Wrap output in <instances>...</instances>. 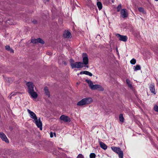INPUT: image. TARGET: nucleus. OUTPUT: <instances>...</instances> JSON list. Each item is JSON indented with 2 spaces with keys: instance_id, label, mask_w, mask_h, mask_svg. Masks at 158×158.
Returning a JSON list of instances; mask_svg holds the SVG:
<instances>
[{
  "instance_id": "nucleus-34",
  "label": "nucleus",
  "mask_w": 158,
  "mask_h": 158,
  "mask_svg": "<svg viewBox=\"0 0 158 158\" xmlns=\"http://www.w3.org/2000/svg\"><path fill=\"white\" fill-rule=\"evenodd\" d=\"M64 63L65 64V65H66V64L65 63Z\"/></svg>"
},
{
  "instance_id": "nucleus-8",
  "label": "nucleus",
  "mask_w": 158,
  "mask_h": 158,
  "mask_svg": "<svg viewBox=\"0 0 158 158\" xmlns=\"http://www.w3.org/2000/svg\"><path fill=\"white\" fill-rule=\"evenodd\" d=\"M60 120L64 122H69L70 121V119L69 117L64 115H61L60 118Z\"/></svg>"
},
{
  "instance_id": "nucleus-35",
  "label": "nucleus",
  "mask_w": 158,
  "mask_h": 158,
  "mask_svg": "<svg viewBox=\"0 0 158 158\" xmlns=\"http://www.w3.org/2000/svg\"><path fill=\"white\" fill-rule=\"evenodd\" d=\"M155 0L156 1H158V0Z\"/></svg>"
},
{
  "instance_id": "nucleus-33",
  "label": "nucleus",
  "mask_w": 158,
  "mask_h": 158,
  "mask_svg": "<svg viewBox=\"0 0 158 158\" xmlns=\"http://www.w3.org/2000/svg\"><path fill=\"white\" fill-rule=\"evenodd\" d=\"M9 22V21H6V23L10 24V23Z\"/></svg>"
},
{
  "instance_id": "nucleus-26",
  "label": "nucleus",
  "mask_w": 158,
  "mask_h": 158,
  "mask_svg": "<svg viewBox=\"0 0 158 158\" xmlns=\"http://www.w3.org/2000/svg\"><path fill=\"white\" fill-rule=\"evenodd\" d=\"M96 156V155L94 153H91L89 155L90 158H95Z\"/></svg>"
},
{
  "instance_id": "nucleus-25",
  "label": "nucleus",
  "mask_w": 158,
  "mask_h": 158,
  "mask_svg": "<svg viewBox=\"0 0 158 158\" xmlns=\"http://www.w3.org/2000/svg\"><path fill=\"white\" fill-rule=\"evenodd\" d=\"M136 62V60L134 58L132 59L130 61V63L132 64H135Z\"/></svg>"
},
{
  "instance_id": "nucleus-12",
  "label": "nucleus",
  "mask_w": 158,
  "mask_h": 158,
  "mask_svg": "<svg viewBox=\"0 0 158 158\" xmlns=\"http://www.w3.org/2000/svg\"><path fill=\"white\" fill-rule=\"evenodd\" d=\"M63 35L64 37L65 38H69L70 37L71 34L68 31H64Z\"/></svg>"
},
{
  "instance_id": "nucleus-15",
  "label": "nucleus",
  "mask_w": 158,
  "mask_h": 158,
  "mask_svg": "<svg viewBox=\"0 0 158 158\" xmlns=\"http://www.w3.org/2000/svg\"><path fill=\"white\" fill-rule=\"evenodd\" d=\"M99 142L100 147L102 149L104 150H106L107 149V147L105 143L102 142L100 141H99Z\"/></svg>"
},
{
  "instance_id": "nucleus-29",
  "label": "nucleus",
  "mask_w": 158,
  "mask_h": 158,
  "mask_svg": "<svg viewBox=\"0 0 158 158\" xmlns=\"http://www.w3.org/2000/svg\"><path fill=\"white\" fill-rule=\"evenodd\" d=\"M139 10L141 12H142L143 13H144V11L142 7H139L138 8Z\"/></svg>"
},
{
  "instance_id": "nucleus-23",
  "label": "nucleus",
  "mask_w": 158,
  "mask_h": 158,
  "mask_svg": "<svg viewBox=\"0 0 158 158\" xmlns=\"http://www.w3.org/2000/svg\"><path fill=\"white\" fill-rule=\"evenodd\" d=\"M31 42L33 44L38 43V39H32L31 40Z\"/></svg>"
},
{
  "instance_id": "nucleus-19",
  "label": "nucleus",
  "mask_w": 158,
  "mask_h": 158,
  "mask_svg": "<svg viewBox=\"0 0 158 158\" xmlns=\"http://www.w3.org/2000/svg\"><path fill=\"white\" fill-rule=\"evenodd\" d=\"M6 49L7 50L9 51L10 52L13 53L14 52V50L11 48L10 47L8 46L7 45L5 47Z\"/></svg>"
},
{
  "instance_id": "nucleus-20",
  "label": "nucleus",
  "mask_w": 158,
  "mask_h": 158,
  "mask_svg": "<svg viewBox=\"0 0 158 158\" xmlns=\"http://www.w3.org/2000/svg\"><path fill=\"white\" fill-rule=\"evenodd\" d=\"M134 70L136 71L138 70H140L141 69V67L139 65H137L135 66L134 67Z\"/></svg>"
},
{
  "instance_id": "nucleus-3",
  "label": "nucleus",
  "mask_w": 158,
  "mask_h": 158,
  "mask_svg": "<svg viewBox=\"0 0 158 158\" xmlns=\"http://www.w3.org/2000/svg\"><path fill=\"white\" fill-rule=\"evenodd\" d=\"M70 65L72 69L74 68H81L83 67V64L81 62H74V61L72 59H70L69 60Z\"/></svg>"
},
{
  "instance_id": "nucleus-5",
  "label": "nucleus",
  "mask_w": 158,
  "mask_h": 158,
  "mask_svg": "<svg viewBox=\"0 0 158 158\" xmlns=\"http://www.w3.org/2000/svg\"><path fill=\"white\" fill-rule=\"evenodd\" d=\"M111 148L113 151L118 154L119 158H123V153L120 148L113 146Z\"/></svg>"
},
{
  "instance_id": "nucleus-28",
  "label": "nucleus",
  "mask_w": 158,
  "mask_h": 158,
  "mask_svg": "<svg viewBox=\"0 0 158 158\" xmlns=\"http://www.w3.org/2000/svg\"><path fill=\"white\" fill-rule=\"evenodd\" d=\"M4 20L3 16L0 14V22H2Z\"/></svg>"
},
{
  "instance_id": "nucleus-32",
  "label": "nucleus",
  "mask_w": 158,
  "mask_h": 158,
  "mask_svg": "<svg viewBox=\"0 0 158 158\" xmlns=\"http://www.w3.org/2000/svg\"><path fill=\"white\" fill-rule=\"evenodd\" d=\"M50 136L51 138H52L53 137V133L52 132H51Z\"/></svg>"
},
{
  "instance_id": "nucleus-36",
  "label": "nucleus",
  "mask_w": 158,
  "mask_h": 158,
  "mask_svg": "<svg viewBox=\"0 0 158 158\" xmlns=\"http://www.w3.org/2000/svg\"><path fill=\"white\" fill-rule=\"evenodd\" d=\"M11 96H10V98H11Z\"/></svg>"
},
{
  "instance_id": "nucleus-17",
  "label": "nucleus",
  "mask_w": 158,
  "mask_h": 158,
  "mask_svg": "<svg viewBox=\"0 0 158 158\" xmlns=\"http://www.w3.org/2000/svg\"><path fill=\"white\" fill-rule=\"evenodd\" d=\"M44 91L46 95L48 97H49L50 95V93L48 88L47 87H45L44 88Z\"/></svg>"
},
{
  "instance_id": "nucleus-7",
  "label": "nucleus",
  "mask_w": 158,
  "mask_h": 158,
  "mask_svg": "<svg viewBox=\"0 0 158 158\" xmlns=\"http://www.w3.org/2000/svg\"><path fill=\"white\" fill-rule=\"evenodd\" d=\"M116 36L120 41L126 42L127 40V37L126 35H121L119 34H116Z\"/></svg>"
},
{
  "instance_id": "nucleus-13",
  "label": "nucleus",
  "mask_w": 158,
  "mask_h": 158,
  "mask_svg": "<svg viewBox=\"0 0 158 158\" xmlns=\"http://www.w3.org/2000/svg\"><path fill=\"white\" fill-rule=\"evenodd\" d=\"M28 93L33 98H37L38 96L37 94L34 91V90L30 91H29Z\"/></svg>"
},
{
  "instance_id": "nucleus-37",
  "label": "nucleus",
  "mask_w": 158,
  "mask_h": 158,
  "mask_svg": "<svg viewBox=\"0 0 158 158\" xmlns=\"http://www.w3.org/2000/svg\"><path fill=\"white\" fill-rule=\"evenodd\" d=\"M54 135H56V134L55 133H54Z\"/></svg>"
},
{
  "instance_id": "nucleus-14",
  "label": "nucleus",
  "mask_w": 158,
  "mask_h": 158,
  "mask_svg": "<svg viewBox=\"0 0 158 158\" xmlns=\"http://www.w3.org/2000/svg\"><path fill=\"white\" fill-rule=\"evenodd\" d=\"M149 89L152 93H153V94H156L154 84L152 83L149 86Z\"/></svg>"
},
{
  "instance_id": "nucleus-24",
  "label": "nucleus",
  "mask_w": 158,
  "mask_h": 158,
  "mask_svg": "<svg viewBox=\"0 0 158 158\" xmlns=\"http://www.w3.org/2000/svg\"><path fill=\"white\" fill-rule=\"evenodd\" d=\"M38 43H40L42 44H44V42L41 38H39L38 39Z\"/></svg>"
},
{
  "instance_id": "nucleus-9",
  "label": "nucleus",
  "mask_w": 158,
  "mask_h": 158,
  "mask_svg": "<svg viewBox=\"0 0 158 158\" xmlns=\"http://www.w3.org/2000/svg\"><path fill=\"white\" fill-rule=\"evenodd\" d=\"M26 85L28 88V92L34 90V85L33 83L31 82H27L26 83Z\"/></svg>"
},
{
  "instance_id": "nucleus-2",
  "label": "nucleus",
  "mask_w": 158,
  "mask_h": 158,
  "mask_svg": "<svg viewBox=\"0 0 158 158\" xmlns=\"http://www.w3.org/2000/svg\"><path fill=\"white\" fill-rule=\"evenodd\" d=\"M85 81L88 83L90 89L92 90H98L102 91H104V88L100 85L98 84L94 85L92 81L90 80H86Z\"/></svg>"
},
{
  "instance_id": "nucleus-30",
  "label": "nucleus",
  "mask_w": 158,
  "mask_h": 158,
  "mask_svg": "<svg viewBox=\"0 0 158 158\" xmlns=\"http://www.w3.org/2000/svg\"><path fill=\"white\" fill-rule=\"evenodd\" d=\"M77 158H84V156L81 154H79L77 156Z\"/></svg>"
},
{
  "instance_id": "nucleus-27",
  "label": "nucleus",
  "mask_w": 158,
  "mask_h": 158,
  "mask_svg": "<svg viewBox=\"0 0 158 158\" xmlns=\"http://www.w3.org/2000/svg\"><path fill=\"white\" fill-rule=\"evenodd\" d=\"M122 6L121 4L119 5L117 7V10L118 12H119L120 11L121 9Z\"/></svg>"
},
{
  "instance_id": "nucleus-31",
  "label": "nucleus",
  "mask_w": 158,
  "mask_h": 158,
  "mask_svg": "<svg viewBox=\"0 0 158 158\" xmlns=\"http://www.w3.org/2000/svg\"><path fill=\"white\" fill-rule=\"evenodd\" d=\"M154 109L155 111L158 112V106L156 105L154 106Z\"/></svg>"
},
{
  "instance_id": "nucleus-38",
  "label": "nucleus",
  "mask_w": 158,
  "mask_h": 158,
  "mask_svg": "<svg viewBox=\"0 0 158 158\" xmlns=\"http://www.w3.org/2000/svg\"><path fill=\"white\" fill-rule=\"evenodd\" d=\"M47 1H48L49 0H47Z\"/></svg>"
},
{
  "instance_id": "nucleus-21",
  "label": "nucleus",
  "mask_w": 158,
  "mask_h": 158,
  "mask_svg": "<svg viewBox=\"0 0 158 158\" xmlns=\"http://www.w3.org/2000/svg\"><path fill=\"white\" fill-rule=\"evenodd\" d=\"M119 119L120 122L123 123L124 121V118L123 115L120 114L119 115Z\"/></svg>"
},
{
  "instance_id": "nucleus-16",
  "label": "nucleus",
  "mask_w": 158,
  "mask_h": 158,
  "mask_svg": "<svg viewBox=\"0 0 158 158\" xmlns=\"http://www.w3.org/2000/svg\"><path fill=\"white\" fill-rule=\"evenodd\" d=\"M80 74H85L87 75H88L90 76H92V73L88 71H84L81 72L80 73Z\"/></svg>"
},
{
  "instance_id": "nucleus-1",
  "label": "nucleus",
  "mask_w": 158,
  "mask_h": 158,
  "mask_svg": "<svg viewBox=\"0 0 158 158\" xmlns=\"http://www.w3.org/2000/svg\"><path fill=\"white\" fill-rule=\"evenodd\" d=\"M27 111L30 117L34 119V123L41 130H42V124L40 118H39L38 119L35 114L30 110L27 109Z\"/></svg>"
},
{
  "instance_id": "nucleus-6",
  "label": "nucleus",
  "mask_w": 158,
  "mask_h": 158,
  "mask_svg": "<svg viewBox=\"0 0 158 158\" xmlns=\"http://www.w3.org/2000/svg\"><path fill=\"white\" fill-rule=\"evenodd\" d=\"M82 56L83 60V62H82V63L83 64V66H85V65H87L89 63L88 56L85 53H83Z\"/></svg>"
},
{
  "instance_id": "nucleus-11",
  "label": "nucleus",
  "mask_w": 158,
  "mask_h": 158,
  "mask_svg": "<svg viewBox=\"0 0 158 158\" xmlns=\"http://www.w3.org/2000/svg\"><path fill=\"white\" fill-rule=\"evenodd\" d=\"M0 138L2 141H5L6 143H8L9 141L6 135L3 132H1Z\"/></svg>"
},
{
  "instance_id": "nucleus-22",
  "label": "nucleus",
  "mask_w": 158,
  "mask_h": 158,
  "mask_svg": "<svg viewBox=\"0 0 158 158\" xmlns=\"http://www.w3.org/2000/svg\"><path fill=\"white\" fill-rule=\"evenodd\" d=\"M126 82L129 87L130 88L132 87L131 82L129 79H127L126 80Z\"/></svg>"
},
{
  "instance_id": "nucleus-18",
  "label": "nucleus",
  "mask_w": 158,
  "mask_h": 158,
  "mask_svg": "<svg viewBox=\"0 0 158 158\" xmlns=\"http://www.w3.org/2000/svg\"><path fill=\"white\" fill-rule=\"evenodd\" d=\"M97 5L99 10H101L102 8V4L100 2H97Z\"/></svg>"
},
{
  "instance_id": "nucleus-10",
  "label": "nucleus",
  "mask_w": 158,
  "mask_h": 158,
  "mask_svg": "<svg viewBox=\"0 0 158 158\" xmlns=\"http://www.w3.org/2000/svg\"><path fill=\"white\" fill-rule=\"evenodd\" d=\"M121 16L123 18L127 17L128 14L126 9H123L120 11Z\"/></svg>"
},
{
  "instance_id": "nucleus-4",
  "label": "nucleus",
  "mask_w": 158,
  "mask_h": 158,
  "mask_svg": "<svg viewBox=\"0 0 158 158\" xmlns=\"http://www.w3.org/2000/svg\"><path fill=\"white\" fill-rule=\"evenodd\" d=\"M93 102V99L91 98H88L82 99L79 101L77 105L78 106H82L86 104H89Z\"/></svg>"
}]
</instances>
